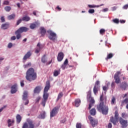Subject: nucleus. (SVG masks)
Segmentation results:
<instances>
[{"mask_svg":"<svg viewBox=\"0 0 128 128\" xmlns=\"http://www.w3.org/2000/svg\"><path fill=\"white\" fill-rule=\"evenodd\" d=\"M106 100V97L104 96V94H102L100 98V104L96 106L97 110L101 112L102 114H108V106L104 105Z\"/></svg>","mask_w":128,"mask_h":128,"instance_id":"nucleus-1","label":"nucleus"},{"mask_svg":"<svg viewBox=\"0 0 128 128\" xmlns=\"http://www.w3.org/2000/svg\"><path fill=\"white\" fill-rule=\"evenodd\" d=\"M36 78H38V76L36 72H34V69L32 68L28 69L26 72V80L28 82H32V80H36Z\"/></svg>","mask_w":128,"mask_h":128,"instance_id":"nucleus-2","label":"nucleus"},{"mask_svg":"<svg viewBox=\"0 0 128 128\" xmlns=\"http://www.w3.org/2000/svg\"><path fill=\"white\" fill-rule=\"evenodd\" d=\"M87 100H89L90 104L88 108V110H90L94 105V99L92 96V90H90L87 92Z\"/></svg>","mask_w":128,"mask_h":128,"instance_id":"nucleus-3","label":"nucleus"},{"mask_svg":"<svg viewBox=\"0 0 128 128\" xmlns=\"http://www.w3.org/2000/svg\"><path fill=\"white\" fill-rule=\"evenodd\" d=\"M28 30V28L26 27H20L18 30H17L15 34L16 35V38L17 40H20L22 37V35L20 34H22V32H26Z\"/></svg>","mask_w":128,"mask_h":128,"instance_id":"nucleus-4","label":"nucleus"},{"mask_svg":"<svg viewBox=\"0 0 128 128\" xmlns=\"http://www.w3.org/2000/svg\"><path fill=\"white\" fill-rule=\"evenodd\" d=\"M34 122L30 119H27L26 122L23 124L22 128H35Z\"/></svg>","mask_w":128,"mask_h":128,"instance_id":"nucleus-5","label":"nucleus"},{"mask_svg":"<svg viewBox=\"0 0 128 128\" xmlns=\"http://www.w3.org/2000/svg\"><path fill=\"white\" fill-rule=\"evenodd\" d=\"M60 106H56L53 109H52V111L50 112V118H54V116H56V114H58V110H60Z\"/></svg>","mask_w":128,"mask_h":128,"instance_id":"nucleus-6","label":"nucleus"},{"mask_svg":"<svg viewBox=\"0 0 128 128\" xmlns=\"http://www.w3.org/2000/svg\"><path fill=\"white\" fill-rule=\"evenodd\" d=\"M47 32L50 34L48 36L49 40H52V42H56V34L50 30L47 31Z\"/></svg>","mask_w":128,"mask_h":128,"instance_id":"nucleus-7","label":"nucleus"},{"mask_svg":"<svg viewBox=\"0 0 128 128\" xmlns=\"http://www.w3.org/2000/svg\"><path fill=\"white\" fill-rule=\"evenodd\" d=\"M50 88V81H46V84L45 86V88H44V96H48L49 94L48 92V90Z\"/></svg>","mask_w":128,"mask_h":128,"instance_id":"nucleus-8","label":"nucleus"},{"mask_svg":"<svg viewBox=\"0 0 128 128\" xmlns=\"http://www.w3.org/2000/svg\"><path fill=\"white\" fill-rule=\"evenodd\" d=\"M111 122L114 124H116V122L118 121V113L117 111H116L114 112V116H112L110 118Z\"/></svg>","mask_w":128,"mask_h":128,"instance_id":"nucleus-9","label":"nucleus"},{"mask_svg":"<svg viewBox=\"0 0 128 128\" xmlns=\"http://www.w3.org/2000/svg\"><path fill=\"white\" fill-rule=\"evenodd\" d=\"M120 72H117L114 76V80L116 84H120Z\"/></svg>","mask_w":128,"mask_h":128,"instance_id":"nucleus-10","label":"nucleus"},{"mask_svg":"<svg viewBox=\"0 0 128 128\" xmlns=\"http://www.w3.org/2000/svg\"><path fill=\"white\" fill-rule=\"evenodd\" d=\"M88 118L90 120V122L93 128H94L98 124V120L96 119H94V118L92 116H88Z\"/></svg>","mask_w":128,"mask_h":128,"instance_id":"nucleus-11","label":"nucleus"},{"mask_svg":"<svg viewBox=\"0 0 128 128\" xmlns=\"http://www.w3.org/2000/svg\"><path fill=\"white\" fill-rule=\"evenodd\" d=\"M120 122L122 126V128H126L128 126V120L122 119V118H120Z\"/></svg>","mask_w":128,"mask_h":128,"instance_id":"nucleus-12","label":"nucleus"},{"mask_svg":"<svg viewBox=\"0 0 128 128\" xmlns=\"http://www.w3.org/2000/svg\"><path fill=\"white\" fill-rule=\"evenodd\" d=\"M119 87L121 90H126V88H128V84L126 82H123L122 84L120 85Z\"/></svg>","mask_w":128,"mask_h":128,"instance_id":"nucleus-13","label":"nucleus"},{"mask_svg":"<svg viewBox=\"0 0 128 128\" xmlns=\"http://www.w3.org/2000/svg\"><path fill=\"white\" fill-rule=\"evenodd\" d=\"M40 34L41 36H40V38L44 36H46V28H44V27H40Z\"/></svg>","mask_w":128,"mask_h":128,"instance_id":"nucleus-14","label":"nucleus"},{"mask_svg":"<svg viewBox=\"0 0 128 128\" xmlns=\"http://www.w3.org/2000/svg\"><path fill=\"white\" fill-rule=\"evenodd\" d=\"M32 56V53L28 51L23 58V62H26L28 58H30V57Z\"/></svg>","mask_w":128,"mask_h":128,"instance_id":"nucleus-15","label":"nucleus"},{"mask_svg":"<svg viewBox=\"0 0 128 128\" xmlns=\"http://www.w3.org/2000/svg\"><path fill=\"white\" fill-rule=\"evenodd\" d=\"M64 52H60L58 54V56L57 57V60L58 62H62V60H64Z\"/></svg>","mask_w":128,"mask_h":128,"instance_id":"nucleus-16","label":"nucleus"},{"mask_svg":"<svg viewBox=\"0 0 128 128\" xmlns=\"http://www.w3.org/2000/svg\"><path fill=\"white\" fill-rule=\"evenodd\" d=\"M48 96L43 95V99L42 102V104L43 106H46V101L48 100Z\"/></svg>","mask_w":128,"mask_h":128,"instance_id":"nucleus-17","label":"nucleus"},{"mask_svg":"<svg viewBox=\"0 0 128 128\" xmlns=\"http://www.w3.org/2000/svg\"><path fill=\"white\" fill-rule=\"evenodd\" d=\"M18 92L16 89V84H14L11 87V94H16Z\"/></svg>","mask_w":128,"mask_h":128,"instance_id":"nucleus-18","label":"nucleus"},{"mask_svg":"<svg viewBox=\"0 0 128 128\" xmlns=\"http://www.w3.org/2000/svg\"><path fill=\"white\" fill-rule=\"evenodd\" d=\"M10 28V24L8 22H6L4 24H2L1 26L2 30H8Z\"/></svg>","mask_w":128,"mask_h":128,"instance_id":"nucleus-19","label":"nucleus"},{"mask_svg":"<svg viewBox=\"0 0 128 128\" xmlns=\"http://www.w3.org/2000/svg\"><path fill=\"white\" fill-rule=\"evenodd\" d=\"M40 90H42V87L40 86H37L34 89V94H40Z\"/></svg>","mask_w":128,"mask_h":128,"instance_id":"nucleus-20","label":"nucleus"},{"mask_svg":"<svg viewBox=\"0 0 128 128\" xmlns=\"http://www.w3.org/2000/svg\"><path fill=\"white\" fill-rule=\"evenodd\" d=\"M74 104H75L74 106H76V108H78V106L80 105V98L76 99L74 101Z\"/></svg>","mask_w":128,"mask_h":128,"instance_id":"nucleus-21","label":"nucleus"},{"mask_svg":"<svg viewBox=\"0 0 128 128\" xmlns=\"http://www.w3.org/2000/svg\"><path fill=\"white\" fill-rule=\"evenodd\" d=\"M28 91H24L22 95V100H26L28 99Z\"/></svg>","mask_w":128,"mask_h":128,"instance_id":"nucleus-22","label":"nucleus"},{"mask_svg":"<svg viewBox=\"0 0 128 128\" xmlns=\"http://www.w3.org/2000/svg\"><path fill=\"white\" fill-rule=\"evenodd\" d=\"M98 90H100V87L94 86L93 88V92L95 96L96 95V94H98Z\"/></svg>","mask_w":128,"mask_h":128,"instance_id":"nucleus-23","label":"nucleus"},{"mask_svg":"<svg viewBox=\"0 0 128 128\" xmlns=\"http://www.w3.org/2000/svg\"><path fill=\"white\" fill-rule=\"evenodd\" d=\"M90 112L91 116H96V108H92V110H90Z\"/></svg>","mask_w":128,"mask_h":128,"instance_id":"nucleus-24","label":"nucleus"},{"mask_svg":"<svg viewBox=\"0 0 128 128\" xmlns=\"http://www.w3.org/2000/svg\"><path fill=\"white\" fill-rule=\"evenodd\" d=\"M8 126H12L14 124V120H12L10 119L8 120Z\"/></svg>","mask_w":128,"mask_h":128,"instance_id":"nucleus-25","label":"nucleus"},{"mask_svg":"<svg viewBox=\"0 0 128 128\" xmlns=\"http://www.w3.org/2000/svg\"><path fill=\"white\" fill-rule=\"evenodd\" d=\"M16 122L17 124H20L22 122V116L19 114H17L16 116Z\"/></svg>","mask_w":128,"mask_h":128,"instance_id":"nucleus-26","label":"nucleus"},{"mask_svg":"<svg viewBox=\"0 0 128 128\" xmlns=\"http://www.w3.org/2000/svg\"><path fill=\"white\" fill-rule=\"evenodd\" d=\"M16 18V14H12L8 16V20H14Z\"/></svg>","mask_w":128,"mask_h":128,"instance_id":"nucleus-27","label":"nucleus"},{"mask_svg":"<svg viewBox=\"0 0 128 128\" xmlns=\"http://www.w3.org/2000/svg\"><path fill=\"white\" fill-rule=\"evenodd\" d=\"M22 20H24V22H29V20H30V18L28 16H24L22 18Z\"/></svg>","mask_w":128,"mask_h":128,"instance_id":"nucleus-28","label":"nucleus"},{"mask_svg":"<svg viewBox=\"0 0 128 128\" xmlns=\"http://www.w3.org/2000/svg\"><path fill=\"white\" fill-rule=\"evenodd\" d=\"M37 26V22H36V24H31L30 25V28H31V30H34V28H36Z\"/></svg>","mask_w":128,"mask_h":128,"instance_id":"nucleus-29","label":"nucleus"},{"mask_svg":"<svg viewBox=\"0 0 128 128\" xmlns=\"http://www.w3.org/2000/svg\"><path fill=\"white\" fill-rule=\"evenodd\" d=\"M30 66H32V62H29L24 65V68H30Z\"/></svg>","mask_w":128,"mask_h":128,"instance_id":"nucleus-30","label":"nucleus"},{"mask_svg":"<svg viewBox=\"0 0 128 128\" xmlns=\"http://www.w3.org/2000/svg\"><path fill=\"white\" fill-rule=\"evenodd\" d=\"M112 56H114V54H112V53H110L107 56V57L106 58V60H110V58H112Z\"/></svg>","mask_w":128,"mask_h":128,"instance_id":"nucleus-31","label":"nucleus"},{"mask_svg":"<svg viewBox=\"0 0 128 128\" xmlns=\"http://www.w3.org/2000/svg\"><path fill=\"white\" fill-rule=\"evenodd\" d=\"M64 96V94H62V92H60L58 95L57 100H58L60 98H62V96Z\"/></svg>","mask_w":128,"mask_h":128,"instance_id":"nucleus-32","label":"nucleus"},{"mask_svg":"<svg viewBox=\"0 0 128 128\" xmlns=\"http://www.w3.org/2000/svg\"><path fill=\"white\" fill-rule=\"evenodd\" d=\"M100 34H102V36H103V34H106V30L102 28L100 29Z\"/></svg>","mask_w":128,"mask_h":128,"instance_id":"nucleus-33","label":"nucleus"},{"mask_svg":"<svg viewBox=\"0 0 128 128\" xmlns=\"http://www.w3.org/2000/svg\"><path fill=\"white\" fill-rule=\"evenodd\" d=\"M40 117L41 118L44 119L46 118V112L44 111L42 112V113L40 114Z\"/></svg>","mask_w":128,"mask_h":128,"instance_id":"nucleus-34","label":"nucleus"},{"mask_svg":"<svg viewBox=\"0 0 128 128\" xmlns=\"http://www.w3.org/2000/svg\"><path fill=\"white\" fill-rule=\"evenodd\" d=\"M111 104H116V98L114 96L112 98Z\"/></svg>","mask_w":128,"mask_h":128,"instance_id":"nucleus-35","label":"nucleus"},{"mask_svg":"<svg viewBox=\"0 0 128 128\" xmlns=\"http://www.w3.org/2000/svg\"><path fill=\"white\" fill-rule=\"evenodd\" d=\"M60 74V71H58L56 70L54 72V76H58V74Z\"/></svg>","mask_w":128,"mask_h":128,"instance_id":"nucleus-36","label":"nucleus"},{"mask_svg":"<svg viewBox=\"0 0 128 128\" xmlns=\"http://www.w3.org/2000/svg\"><path fill=\"white\" fill-rule=\"evenodd\" d=\"M4 10L6 12H10L12 10V8L10 6H6L4 8Z\"/></svg>","mask_w":128,"mask_h":128,"instance_id":"nucleus-37","label":"nucleus"},{"mask_svg":"<svg viewBox=\"0 0 128 128\" xmlns=\"http://www.w3.org/2000/svg\"><path fill=\"white\" fill-rule=\"evenodd\" d=\"M114 24H120V20L118 18H115L112 20Z\"/></svg>","mask_w":128,"mask_h":128,"instance_id":"nucleus-38","label":"nucleus"},{"mask_svg":"<svg viewBox=\"0 0 128 128\" xmlns=\"http://www.w3.org/2000/svg\"><path fill=\"white\" fill-rule=\"evenodd\" d=\"M40 50H42V48L37 47L36 50H35V52L36 54H38V52H40Z\"/></svg>","mask_w":128,"mask_h":128,"instance_id":"nucleus-39","label":"nucleus"},{"mask_svg":"<svg viewBox=\"0 0 128 128\" xmlns=\"http://www.w3.org/2000/svg\"><path fill=\"white\" fill-rule=\"evenodd\" d=\"M94 86H97V88H100V81L98 80L96 82Z\"/></svg>","mask_w":128,"mask_h":128,"instance_id":"nucleus-40","label":"nucleus"},{"mask_svg":"<svg viewBox=\"0 0 128 128\" xmlns=\"http://www.w3.org/2000/svg\"><path fill=\"white\" fill-rule=\"evenodd\" d=\"M46 56H44L42 58V62L44 64L46 62V58L44 57Z\"/></svg>","mask_w":128,"mask_h":128,"instance_id":"nucleus-41","label":"nucleus"},{"mask_svg":"<svg viewBox=\"0 0 128 128\" xmlns=\"http://www.w3.org/2000/svg\"><path fill=\"white\" fill-rule=\"evenodd\" d=\"M103 88V90H104V92H108V86H104L102 88Z\"/></svg>","mask_w":128,"mask_h":128,"instance_id":"nucleus-42","label":"nucleus"},{"mask_svg":"<svg viewBox=\"0 0 128 128\" xmlns=\"http://www.w3.org/2000/svg\"><path fill=\"white\" fill-rule=\"evenodd\" d=\"M76 128H82V123L78 122L76 124Z\"/></svg>","mask_w":128,"mask_h":128,"instance_id":"nucleus-43","label":"nucleus"},{"mask_svg":"<svg viewBox=\"0 0 128 128\" xmlns=\"http://www.w3.org/2000/svg\"><path fill=\"white\" fill-rule=\"evenodd\" d=\"M125 102V104H128V98H126L122 102V105L124 104V103Z\"/></svg>","mask_w":128,"mask_h":128,"instance_id":"nucleus-44","label":"nucleus"},{"mask_svg":"<svg viewBox=\"0 0 128 128\" xmlns=\"http://www.w3.org/2000/svg\"><path fill=\"white\" fill-rule=\"evenodd\" d=\"M89 14H94V9H90L88 11Z\"/></svg>","mask_w":128,"mask_h":128,"instance_id":"nucleus-45","label":"nucleus"},{"mask_svg":"<svg viewBox=\"0 0 128 128\" xmlns=\"http://www.w3.org/2000/svg\"><path fill=\"white\" fill-rule=\"evenodd\" d=\"M20 86L22 87L24 86V80H22L20 82Z\"/></svg>","mask_w":128,"mask_h":128,"instance_id":"nucleus-46","label":"nucleus"},{"mask_svg":"<svg viewBox=\"0 0 128 128\" xmlns=\"http://www.w3.org/2000/svg\"><path fill=\"white\" fill-rule=\"evenodd\" d=\"M40 98H41L40 96L37 97L36 100V103L39 102L40 100Z\"/></svg>","mask_w":128,"mask_h":128,"instance_id":"nucleus-47","label":"nucleus"},{"mask_svg":"<svg viewBox=\"0 0 128 128\" xmlns=\"http://www.w3.org/2000/svg\"><path fill=\"white\" fill-rule=\"evenodd\" d=\"M88 6L90 8H94L96 7V6L95 5H90V4L88 5Z\"/></svg>","mask_w":128,"mask_h":128,"instance_id":"nucleus-48","label":"nucleus"},{"mask_svg":"<svg viewBox=\"0 0 128 128\" xmlns=\"http://www.w3.org/2000/svg\"><path fill=\"white\" fill-rule=\"evenodd\" d=\"M10 4V2L8 1V0L4 1V4L5 6H8V4Z\"/></svg>","mask_w":128,"mask_h":128,"instance_id":"nucleus-49","label":"nucleus"},{"mask_svg":"<svg viewBox=\"0 0 128 128\" xmlns=\"http://www.w3.org/2000/svg\"><path fill=\"white\" fill-rule=\"evenodd\" d=\"M61 68L63 70H66V65L65 64H62Z\"/></svg>","mask_w":128,"mask_h":128,"instance_id":"nucleus-50","label":"nucleus"},{"mask_svg":"<svg viewBox=\"0 0 128 128\" xmlns=\"http://www.w3.org/2000/svg\"><path fill=\"white\" fill-rule=\"evenodd\" d=\"M22 20L20 19V20H18L16 22V25L18 26V24H20V22H22Z\"/></svg>","mask_w":128,"mask_h":128,"instance_id":"nucleus-51","label":"nucleus"},{"mask_svg":"<svg viewBox=\"0 0 128 128\" xmlns=\"http://www.w3.org/2000/svg\"><path fill=\"white\" fill-rule=\"evenodd\" d=\"M0 20H1L2 22H6L4 16H2L0 18Z\"/></svg>","mask_w":128,"mask_h":128,"instance_id":"nucleus-52","label":"nucleus"},{"mask_svg":"<svg viewBox=\"0 0 128 128\" xmlns=\"http://www.w3.org/2000/svg\"><path fill=\"white\" fill-rule=\"evenodd\" d=\"M68 64V58L66 59L65 61L64 62V64H66H66Z\"/></svg>","mask_w":128,"mask_h":128,"instance_id":"nucleus-53","label":"nucleus"},{"mask_svg":"<svg viewBox=\"0 0 128 128\" xmlns=\"http://www.w3.org/2000/svg\"><path fill=\"white\" fill-rule=\"evenodd\" d=\"M12 46V44L11 42L9 43L8 44V48H11Z\"/></svg>","mask_w":128,"mask_h":128,"instance_id":"nucleus-54","label":"nucleus"},{"mask_svg":"<svg viewBox=\"0 0 128 128\" xmlns=\"http://www.w3.org/2000/svg\"><path fill=\"white\" fill-rule=\"evenodd\" d=\"M16 36H12L11 37V40H16Z\"/></svg>","mask_w":128,"mask_h":128,"instance_id":"nucleus-55","label":"nucleus"},{"mask_svg":"<svg viewBox=\"0 0 128 128\" xmlns=\"http://www.w3.org/2000/svg\"><path fill=\"white\" fill-rule=\"evenodd\" d=\"M128 4L124 6L123 7V8H124V10H128Z\"/></svg>","mask_w":128,"mask_h":128,"instance_id":"nucleus-56","label":"nucleus"},{"mask_svg":"<svg viewBox=\"0 0 128 128\" xmlns=\"http://www.w3.org/2000/svg\"><path fill=\"white\" fill-rule=\"evenodd\" d=\"M6 108V106H4V107H2L1 108H0V112H2V110H4V108Z\"/></svg>","mask_w":128,"mask_h":128,"instance_id":"nucleus-57","label":"nucleus"},{"mask_svg":"<svg viewBox=\"0 0 128 128\" xmlns=\"http://www.w3.org/2000/svg\"><path fill=\"white\" fill-rule=\"evenodd\" d=\"M116 8H118L116 6H113V7H112V10L113 12L114 10H116Z\"/></svg>","mask_w":128,"mask_h":128,"instance_id":"nucleus-58","label":"nucleus"},{"mask_svg":"<svg viewBox=\"0 0 128 128\" xmlns=\"http://www.w3.org/2000/svg\"><path fill=\"white\" fill-rule=\"evenodd\" d=\"M112 128V123H109L108 124V128Z\"/></svg>","mask_w":128,"mask_h":128,"instance_id":"nucleus-59","label":"nucleus"},{"mask_svg":"<svg viewBox=\"0 0 128 128\" xmlns=\"http://www.w3.org/2000/svg\"><path fill=\"white\" fill-rule=\"evenodd\" d=\"M28 102H29L28 100L26 99V102L24 103L25 106H27V104H28Z\"/></svg>","mask_w":128,"mask_h":128,"instance_id":"nucleus-60","label":"nucleus"},{"mask_svg":"<svg viewBox=\"0 0 128 128\" xmlns=\"http://www.w3.org/2000/svg\"><path fill=\"white\" fill-rule=\"evenodd\" d=\"M120 22L121 24H124V22H126V20H120Z\"/></svg>","mask_w":128,"mask_h":128,"instance_id":"nucleus-61","label":"nucleus"},{"mask_svg":"<svg viewBox=\"0 0 128 128\" xmlns=\"http://www.w3.org/2000/svg\"><path fill=\"white\" fill-rule=\"evenodd\" d=\"M56 8L58 10H62V8H60V6H57Z\"/></svg>","mask_w":128,"mask_h":128,"instance_id":"nucleus-62","label":"nucleus"},{"mask_svg":"<svg viewBox=\"0 0 128 128\" xmlns=\"http://www.w3.org/2000/svg\"><path fill=\"white\" fill-rule=\"evenodd\" d=\"M38 48H42V46H40V43L38 42L37 44Z\"/></svg>","mask_w":128,"mask_h":128,"instance_id":"nucleus-63","label":"nucleus"},{"mask_svg":"<svg viewBox=\"0 0 128 128\" xmlns=\"http://www.w3.org/2000/svg\"><path fill=\"white\" fill-rule=\"evenodd\" d=\"M104 12H108V8H105L103 10Z\"/></svg>","mask_w":128,"mask_h":128,"instance_id":"nucleus-64","label":"nucleus"}]
</instances>
